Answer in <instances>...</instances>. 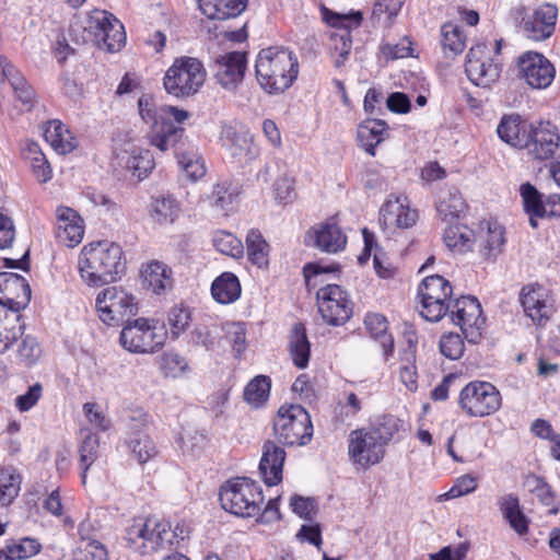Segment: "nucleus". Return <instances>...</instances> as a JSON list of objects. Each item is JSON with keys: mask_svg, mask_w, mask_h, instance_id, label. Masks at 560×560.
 Wrapping results in <instances>:
<instances>
[{"mask_svg": "<svg viewBox=\"0 0 560 560\" xmlns=\"http://www.w3.org/2000/svg\"><path fill=\"white\" fill-rule=\"evenodd\" d=\"M443 241L453 253L463 254L472 248L475 233L466 225H451L445 229Z\"/></svg>", "mask_w": 560, "mask_h": 560, "instance_id": "de8ad7c7", "label": "nucleus"}, {"mask_svg": "<svg viewBox=\"0 0 560 560\" xmlns=\"http://www.w3.org/2000/svg\"><path fill=\"white\" fill-rule=\"evenodd\" d=\"M247 257L259 268L268 266L269 245L257 230H250L246 235Z\"/></svg>", "mask_w": 560, "mask_h": 560, "instance_id": "3c124183", "label": "nucleus"}, {"mask_svg": "<svg viewBox=\"0 0 560 560\" xmlns=\"http://www.w3.org/2000/svg\"><path fill=\"white\" fill-rule=\"evenodd\" d=\"M465 72L475 85L487 88L499 79L501 67L491 59L487 45L477 44L466 56Z\"/></svg>", "mask_w": 560, "mask_h": 560, "instance_id": "2eb2a0df", "label": "nucleus"}, {"mask_svg": "<svg viewBox=\"0 0 560 560\" xmlns=\"http://www.w3.org/2000/svg\"><path fill=\"white\" fill-rule=\"evenodd\" d=\"M178 213L179 203L173 197L156 198L151 203V215L161 224L173 223L178 217Z\"/></svg>", "mask_w": 560, "mask_h": 560, "instance_id": "864d4df0", "label": "nucleus"}, {"mask_svg": "<svg viewBox=\"0 0 560 560\" xmlns=\"http://www.w3.org/2000/svg\"><path fill=\"white\" fill-rule=\"evenodd\" d=\"M40 550V545L32 538H24L18 544L7 546L4 550H0V560H22L27 559Z\"/></svg>", "mask_w": 560, "mask_h": 560, "instance_id": "bf43d9fd", "label": "nucleus"}, {"mask_svg": "<svg viewBox=\"0 0 560 560\" xmlns=\"http://www.w3.org/2000/svg\"><path fill=\"white\" fill-rule=\"evenodd\" d=\"M557 19L558 8L551 3H542L532 14L523 18L522 30L529 39L545 40L553 34Z\"/></svg>", "mask_w": 560, "mask_h": 560, "instance_id": "6ab92c4d", "label": "nucleus"}, {"mask_svg": "<svg viewBox=\"0 0 560 560\" xmlns=\"http://www.w3.org/2000/svg\"><path fill=\"white\" fill-rule=\"evenodd\" d=\"M114 18L112 13L100 9L77 14L70 25V35L78 44L94 42Z\"/></svg>", "mask_w": 560, "mask_h": 560, "instance_id": "a211bd4d", "label": "nucleus"}, {"mask_svg": "<svg viewBox=\"0 0 560 560\" xmlns=\"http://www.w3.org/2000/svg\"><path fill=\"white\" fill-rule=\"evenodd\" d=\"M220 139L228 154L240 162H249L258 154L253 137L233 126H223Z\"/></svg>", "mask_w": 560, "mask_h": 560, "instance_id": "393cba45", "label": "nucleus"}, {"mask_svg": "<svg viewBox=\"0 0 560 560\" xmlns=\"http://www.w3.org/2000/svg\"><path fill=\"white\" fill-rule=\"evenodd\" d=\"M23 158L30 162L33 173L40 183H46L51 177V170L36 142H28L23 150Z\"/></svg>", "mask_w": 560, "mask_h": 560, "instance_id": "8fccbe9b", "label": "nucleus"}, {"mask_svg": "<svg viewBox=\"0 0 560 560\" xmlns=\"http://www.w3.org/2000/svg\"><path fill=\"white\" fill-rule=\"evenodd\" d=\"M318 312L331 326H341L352 315V303L348 293L338 284H327L316 293Z\"/></svg>", "mask_w": 560, "mask_h": 560, "instance_id": "ddd939ff", "label": "nucleus"}, {"mask_svg": "<svg viewBox=\"0 0 560 560\" xmlns=\"http://www.w3.org/2000/svg\"><path fill=\"white\" fill-rule=\"evenodd\" d=\"M435 207L439 215L447 221L459 218L466 209V203L455 187H445L441 189Z\"/></svg>", "mask_w": 560, "mask_h": 560, "instance_id": "4c0bfd02", "label": "nucleus"}, {"mask_svg": "<svg viewBox=\"0 0 560 560\" xmlns=\"http://www.w3.org/2000/svg\"><path fill=\"white\" fill-rule=\"evenodd\" d=\"M158 105L151 95L144 94L138 100V110L143 122L149 125L148 139L152 145L164 152L174 148L183 137L184 129L165 120L164 108Z\"/></svg>", "mask_w": 560, "mask_h": 560, "instance_id": "0eeeda50", "label": "nucleus"}, {"mask_svg": "<svg viewBox=\"0 0 560 560\" xmlns=\"http://www.w3.org/2000/svg\"><path fill=\"white\" fill-rule=\"evenodd\" d=\"M171 334L174 338L184 332L190 323V313L185 307H173L167 316Z\"/></svg>", "mask_w": 560, "mask_h": 560, "instance_id": "69168bd1", "label": "nucleus"}, {"mask_svg": "<svg viewBox=\"0 0 560 560\" xmlns=\"http://www.w3.org/2000/svg\"><path fill=\"white\" fill-rule=\"evenodd\" d=\"M255 70L258 84L264 91L280 94L296 80L299 62L288 48L271 46L258 52Z\"/></svg>", "mask_w": 560, "mask_h": 560, "instance_id": "f03ea898", "label": "nucleus"}, {"mask_svg": "<svg viewBox=\"0 0 560 560\" xmlns=\"http://www.w3.org/2000/svg\"><path fill=\"white\" fill-rule=\"evenodd\" d=\"M122 248L115 243L98 242L85 245L79 256V271L88 285L115 281L125 270Z\"/></svg>", "mask_w": 560, "mask_h": 560, "instance_id": "f257e3e1", "label": "nucleus"}, {"mask_svg": "<svg viewBox=\"0 0 560 560\" xmlns=\"http://www.w3.org/2000/svg\"><path fill=\"white\" fill-rule=\"evenodd\" d=\"M500 510L510 526L523 536L528 530V520L521 511L518 498L514 494H506L500 499Z\"/></svg>", "mask_w": 560, "mask_h": 560, "instance_id": "49530a36", "label": "nucleus"}, {"mask_svg": "<svg viewBox=\"0 0 560 560\" xmlns=\"http://www.w3.org/2000/svg\"><path fill=\"white\" fill-rule=\"evenodd\" d=\"M305 243L322 252L335 254L345 249L347 236L334 222H323L312 226L306 235Z\"/></svg>", "mask_w": 560, "mask_h": 560, "instance_id": "b1692460", "label": "nucleus"}, {"mask_svg": "<svg viewBox=\"0 0 560 560\" xmlns=\"http://www.w3.org/2000/svg\"><path fill=\"white\" fill-rule=\"evenodd\" d=\"M518 68L522 78L533 89H546L555 79L553 65L539 52L527 51L520 56Z\"/></svg>", "mask_w": 560, "mask_h": 560, "instance_id": "f3484780", "label": "nucleus"}, {"mask_svg": "<svg viewBox=\"0 0 560 560\" xmlns=\"http://www.w3.org/2000/svg\"><path fill=\"white\" fill-rule=\"evenodd\" d=\"M44 137L59 154L70 153L77 145L74 137L60 120L49 121L44 129Z\"/></svg>", "mask_w": 560, "mask_h": 560, "instance_id": "e433bc0d", "label": "nucleus"}, {"mask_svg": "<svg viewBox=\"0 0 560 560\" xmlns=\"http://www.w3.org/2000/svg\"><path fill=\"white\" fill-rule=\"evenodd\" d=\"M521 303L525 314L530 319L544 325L552 313V298L550 291L540 284H530L522 289Z\"/></svg>", "mask_w": 560, "mask_h": 560, "instance_id": "4be33fe9", "label": "nucleus"}, {"mask_svg": "<svg viewBox=\"0 0 560 560\" xmlns=\"http://www.w3.org/2000/svg\"><path fill=\"white\" fill-rule=\"evenodd\" d=\"M501 394L489 382L474 381L464 386L458 396L460 410L470 418H483L501 408Z\"/></svg>", "mask_w": 560, "mask_h": 560, "instance_id": "f8f14e48", "label": "nucleus"}, {"mask_svg": "<svg viewBox=\"0 0 560 560\" xmlns=\"http://www.w3.org/2000/svg\"><path fill=\"white\" fill-rule=\"evenodd\" d=\"M18 288L24 291L25 301H28L31 299V288L23 277L13 272L0 273V300H2L5 308L15 313L21 307L20 303L7 296L5 293Z\"/></svg>", "mask_w": 560, "mask_h": 560, "instance_id": "a18cd8bd", "label": "nucleus"}, {"mask_svg": "<svg viewBox=\"0 0 560 560\" xmlns=\"http://www.w3.org/2000/svg\"><path fill=\"white\" fill-rule=\"evenodd\" d=\"M213 245L220 253L233 258H241L244 254L242 241L226 231H217L214 233Z\"/></svg>", "mask_w": 560, "mask_h": 560, "instance_id": "052dcab7", "label": "nucleus"}, {"mask_svg": "<svg viewBox=\"0 0 560 560\" xmlns=\"http://www.w3.org/2000/svg\"><path fill=\"white\" fill-rule=\"evenodd\" d=\"M84 432V430H82ZM84 439L79 447L80 466L82 469V483H85L86 471L98 456L100 440L98 436L89 430H85Z\"/></svg>", "mask_w": 560, "mask_h": 560, "instance_id": "603ef678", "label": "nucleus"}, {"mask_svg": "<svg viewBox=\"0 0 560 560\" xmlns=\"http://www.w3.org/2000/svg\"><path fill=\"white\" fill-rule=\"evenodd\" d=\"M364 325L371 336L377 340L383 349L385 361L392 357L394 351V339L387 332L388 323L385 316L377 313H370L365 316Z\"/></svg>", "mask_w": 560, "mask_h": 560, "instance_id": "58836bf2", "label": "nucleus"}, {"mask_svg": "<svg viewBox=\"0 0 560 560\" xmlns=\"http://www.w3.org/2000/svg\"><path fill=\"white\" fill-rule=\"evenodd\" d=\"M184 530L176 527L172 529L168 522L153 517L136 520L127 530V540L130 546L148 555L166 548H172L184 539Z\"/></svg>", "mask_w": 560, "mask_h": 560, "instance_id": "7ed1b4c3", "label": "nucleus"}, {"mask_svg": "<svg viewBox=\"0 0 560 560\" xmlns=\"http://www.w3.org/2000/svg\"><path fill=\"white\" fill-rule=\"evenodd\" d=\"M207 79L203 63L194 57H178L166 70L163 86L167 94L186 100L198 94Z\"/></svg>", "mask_w": 560, "mask_h": 560, "instance_id": "423d86ee", "label": "nucleus"}, {"mask_svg": "<svg viewBox=\"0 0 560 560\" xmlns=\"http://www.w3.org/2000/svg\"><path fill=\"white\" fill-rule=\"evenodd\" d=\"M273 433L282 445H306L313 438L310 413L301 405H282L273 419Z\"/></svg>", "mask_w": 560, "mask_h": 560, "instance_id": "6e6552de", "label": "nucleus"}, {"mask_svg": "<svg viewBox=\"0 0 560 560\" xmlns=\"http://www.w3.org/2000/svg\"><path fill=\"white\" fill-rule=\"evenodd\" d=\"M221 329L231 345L234 355L240 358L247 348L245 325L240 322H228L222 324Z\"/></svg>", "mask_w": 560, "mask_h": 560, "instance_id": "13d9d810", "label": "nucleus"}, {"mask_svg": "<svg viewBox=\"0 0 560 560\" xmlns=\"http://www.w3.org/2000/svg\"><path fill=\"white\" fill-rule=\"evenodd\" d=\"M322 13L325 22L337 28V31L331 33L330 39L334 43V48L339 51V56L342 58V60H346L350 54L352 44L350 37V26L352 24L359 25L362 20V14L360 12L339 14L326 8H323Z\"/></svg>", "mask_w": 560, "mask_h": 560, "instance_id": "412c9836", "label": "nucleus"}, {"mask_svg": "<svg viewBox=\"0 0 560 560\" xmlns=\"http://www.w3.org/2000/svg\"><path fill=\"white\" fill-rule=\"evenodd\" d=\"M178 164L191 180H197L205 176L206 165L201 156L194 150L184 152L176 151Z\"/></svg>", "mask_w": 560, "mask_h": 560, "instance_id": "4d7b16f0", "label": "nucleus"}, {"mask_svg": "<svg viewBox=\"0 0 560 560\" xmlns=\"http://www.w3.org/2000/svg\"><path fill=\"white\" fill-rule=\"evenodd\" d=\"M442 47L446 56H456L465 48V35L462 28L453 23H446L441 28Z\"/></svg>", "mask_w": 560, "mask_h": 560, "instance_id": "6e6d98bb", "label": "nucleus"}, {"mask_svg": "<svg viewBox=\"0 0 560 560\" xmlns=\"http://www.w3.org/2000/svg\"><path fill=\"white\" fill-rule=\"evenodd\" d=\"M0 68L2 78L9 82L15 100L22 105V110H31L36 102L33 86L5 57H0Z\"/></svg>", "mask_w": 560, "mask_h": 560, "instance_id": "cd10ccee", "label": "nucleus"}, {"mask_svg": "<svg viewBox=\"0 0 560 560\" xmlns=\"http://www.w3.org/2000/svg\"><path fill=\"white\" fill-rule=\"evenodd\" d=\"M91 524L83 522L79 526L80 540L72 560H107L105 546L90 534Z\"/></svg>", "mask_w": 560, "mask_h": 560, "instance_id": "473e14b6", "label": "nucleus"}, {"mask_svg": "<svg viewBox=\"0 0 560 560\" xmlns=\"http://www.w3.org/2000/svg\"><path fill=\"white\" fill-rule=\"evenodd\" d=\"M559 141L560 137L553 125L550 122L540 124L536 128H530L528 144L523 149H527L534 159L546 160L555 154Z\"/></svg>", "mask_w": 560, "mask_h": 560, "instance_id": "bb28decb", "label": "nucleus"}, {"mask_svg": "<svg viewBox=\"0 0 560 560\" xmlns=\"http://www.w3.org/2000/svg\"><path fill=\"white\" fill-rule=\"evenodd\" d=\"M289 351L293 363L304 369L310 361L311 345L306 336L305 327L302 324H295L292 328Z\"/></svg>", "mask_w": 560, "mask_h": 560, "instance_id": "37998d69", "label": "nucleus"}, {"mask_svg": "<svg viewBox=\"0 0 560 560\" xmlns=\"http://www.w3.org/2000/svg\"><path fill=\"white\" fill-rule=\"evenodd\" d=\"M188 368L186 360L175 352H165L161 358V370L165 376L178 377Z\"/></svg>", "mask_w": 560, "mask_h": 560, "instance_id": "e2e57ef3", "label": "nucleus"}, {"mask_svg": "<svg viewBox=\"0 0 560 560\" xmlns=\"http://www.w3.org/2000/svg\"><path fill=\"white\" fill-rule=\"evenodd\" d=\"M40 352L42 350L37 340L32 336H26L18 349L19 358L26 366L36 363L40 357Z\"/></svg>", "mask_w": 560, "mask_h": 560, "instance_id": "774afa93", "label": "nucleus"}, {"mask_svg": "<svg viewBox=\"0 0 560 560\" xmlns=\"http://www.w3.org/2000/svg\"><path fill=\"white\" fill-rule=\"evenodd\" d=\"M242 288L233 272H223L211 284L212 298L220 304H231L241 296Z\"/></svg>", "mask_w": 560, "mask_h": 560, "instance_id": "c9c22d12", "label": "nucleus"}, {"mask_svg": "<svg viewBox=\"0 0 560 560\" xmlns=\"http://www.w3.org/2000/svg\"><path fill=\"white\" fill-rule=\"evenodd\" d=\"M384 424H389L390 431L383 433L382 430L358 429L350 433L348 454L354 464L368 468L382 460L385 445L398 431V420L388 417L385 418Z\"/></svg>", "mask_w": 560, "mask_h": 560, "instance_id": "20e7f679", "label": "nucleus"}, {"mask_svg": "<svg viewBox=\"0 0 560 560\" xmlns=\"http://www.w3.org/2000/svg\"><path fill=\"white\" fill-rule=\"evenodd\" d=\"M98 47L105 48L109 52L120 50L126 43V33L124 25L116 18L112 19V23L105 26L104 31L94 40Z\"/></svg>", "mask_w": 560, "mask_h": 560, "instance_id": "09e8293b", "label": "nucleus"}, {"mask_svg": "<svg viewBox=\"0 0 560 560\" xmlns=\"http://www.w3.org/2000/svg\"><path fill=\"white\" fill-rule=\"evenodd\" d=\"M406 347L399 354V378L409 392L418 389V372H417V345L418 336L416 331L408 330L405 332Z\"/></svg>", "mask_w": 560, "mask_h": 560, "instance_id": "c756f323", "label": "nucleus"}, {"mask_svg": "<svg viewBox=\"0 0 560 560\" xmlns=\"http://www.w3.org/2000/svg\"><path fill=\"white\" fill-rule=\"evenodd\" d=\"M387 125L381 119H368L358 127L360 145L371 155H375V148L385 139Z\"/></svg>", "mask_w": 560, "mask_h": 560, "instance_id": "ea45409f", "label": "nucleus"}, {"mask_svg": "<svg viewBox=\"0 0 560 560\" xmlns=\"http://www.w3.org/2000/svg\"><path fill=\"white\" fill-rule=\"evenodd\" d=\"M98 318L107 326H117L136 316L138 302L135 295L122 287H107L101 290L95 299Z\"/></svg>", "mask_w": 560, "mask_h": 560, "instance_id": "9d476101", "label": "nucleus"}, {"mask_svg": "<svg viewBox=\"0 0 560 560\" xmlns=\"http://www.w3.org/2000/svg\"><path fill=\"white\" fill-rule=\"evenodd\" d=\"M451 283L440 275L425 277L418 289L420 315L428 322L441 320L451 308Z\"/></svg>", "mask_w": 560, "mask_h": 560, "instance_id": "1a4fd4ad", "label": "nucleus"}, {"mask_svg": "<svg viewBox=\"0 0 560 560\" xmlns=\"http://www.w3.org/2000/svg\"><path fill=\"white\" fill-rule=\"evenodd\" d=\"M285 451L275 441H266L259 463V474L267 486H276L282 480Z\"/></svg>", "mask_w": 560, "mask_h": 560, "instance_id": "c85d7f7f", "label": "nucleus"}, {"mask_svg": "<svg viewBox=\"0 0 560 560\" xmlns=\"http://www.w3.org/2000/svg\"><path fill=\"white\" fill-rule=\"evenodd\" d=\"M166 332L156 327L153 319L139 317L127 319L120 331V345L131 353H153L165 342Z\"/></svg>", "mask_w": 560, "mask_h": 560, "instance_id": "9b49d317", "label": "nucleus"}, {"mask_svg": "<svg viewBox=\"0 0 560 560\" xmlns=\"http://www.w3.org/2000/svg\"><path fill=\"white\" fill-rule=\"evenodd\" d=\"M479 252L488 260H494L505 243L504 230L498 222L483 221L478 231Z\"/></svg>", "mask_w": 560, "mask_h": 560, "instance_id": "2f4dec72", "label": "nucleus"}, {"mask_svg": "<svg viewBox=\"0 0 560 560\" xmlns=\"http://www.w3.org/2000/svg\"><path fill=\"white\" fill-rule=\"evenodd\" d=\"M219 500L226 512L240 517H255L260 514L265 498L256 481L238 477L221 486Z\"/></svg>", "mask_w": 560, "mask_h": 560, "instance_id": "39448f33", "label": "nucleus"}, {"mask_svg": "<svg viewBox=\"0 0 560 560\" xmlns=\"http://www.w3.org/2000/svg\"><path fill=\"white\" fill-rule=\"evenodd\" d=\"M143 282L153 293L160 294L172 285L171 270L161 261L147 264L141 271Z\"/></svg>", "mask_w": 560, "mask_h": 560, "instance_id": "a19ab883", "label": "nucleus"}, {"mask_svg": "<svg viewBox=\"0 0 560 560\" xmlns=\"http://www.w3.org/2000/svg\"><path fill=\"white\" fill-rule=\"evenodd\" d=\"M22 476L14 466L0 467V508L10 505L19 495Z\"/></svg>", "mask_w": 560, "mask_h": 560, "instance_id": "c03bdc74", "label": "nucleus"}, {"mask_svg": "<svg viewBox=\"0 0 560 560\" xmlns=\"http://www.w3.org/2000/svg\"><path fill=\"white\" fill-rule=\"evenodd\" d=\"M417 219V210L410 208L409 200L404 195H389L380 210V222L388 229L411 228Z\"/></svg>", "mask_w": 560, "mask_h": 560, "instance_id": "5701e85b", "label": "nucleus"}, {"mask_svg": "<svg viewBox=\"0 0 560 560\" xmlns=\"http://www.w3.org/2000/svg\"><path fill=\"white\" fill-rule=\"evenodd\" d=\"M20 316L4 307L0 300V353H4L10 346L22 336V325H16Z\"/></svg>", "mask_w": 560, "mask_h": 560, "instance_id": "79ce46f5", "label": "nucleus"}, {"mask_svg": "<svg viewBox=\"0 0 560 560\" xmlns=\"http://www.w3.org/2000/svg\"><path fill=\"white\" fill-rule=\"evenodd\" d=\"M452 322L460 327L465 338L476 343L481 337V330L486 323L482 316L481 305L474 296H462L455 301L451 311Z\"/></svg>", "mask_w": 560, "mask_h": 560, "instance_id": "4468645a", "label": "nucleus"}, {"mask_svg": "<svg viewBox=\"0 0 560 560\" xmlns=\"http://www.w3.org/2000/svg\"><path fill=\"white\" fill-rule=\"evenodd\" d=\"M201 12L210 20H228L238 16L247 0H197Z\"/></svg>", "mask_w": 560, "mask_h": 560, "instance_id": "72a5a7b5", "label": "nucleus"}, {"mask_svg": "<svg viewBox=\"0 0 560 560\" xmlns=\"http://www.w3.org/2000/svg\"><path fill=\"white\" fill-rule=\"evenodd\" d=\"M530 128L520 115H505L501 118L497 132L505 143L523 149L528 144Z\"/></svg>", "mask_w": 560, "mask_h": 560, "instance_id": "7c9ffc66", "label": "nucleus"}, {"mask_svg": "<svg viewBox=\"0 0 560 560\" xmlns=\"http://www.w3.org/2000/svg\"><path fill=\"white\" fill-rule=\"evenodd\" d=\"M117 165L127 168L142 179L154 168V159L149 150L139 148L132 140H118L115 144Z\"/></svg>", "mask_w": 560, "mask_h": 560, "instance_id": "dca6fc26", "label": "nucleus"}, {"mask_svg": "<svg viewBox=\"0 0 560 560\" xmlns=\"http://www.w3.org/2000/svg\"><path fill=\"white\" fill-rule=\"evenodd\" d=\"M520 195L524 211L529 219V225L537 229L538 219L547 217L546 201L542 200V195L529 183L521 185Z\"/></svg>", "mask_w": 560, "mask_h": 560, "instance_id": "f704fd0d", "label": "nucleus"}, {"mask_svg": "<svg viewBox=\"0 0 560 560\" xmlns=\"http://www.w3.org/2000/svg\"><path fill=\"white\" fill-rule=\"evenodd\" d=\"M246 54L232 51L217 59L214 79L220 86L235 92L242 83L246 70Z\"/></svg>", "mask_w": 560, "mask_h": 560, "instance_id": "aec40b11", "label": "nucleus"}, {"mask_svg": "<svg viewBox=\"0 0 560 560\" xmlns=\"http://www.w3.org/2000/svg\"><path fill=\"white\" fill-rule=\"evenodd\" d=\"M270 378L265 375L254 377L244 389V399L253 407H258L264 404L270 393Z\"/></svg>", "mask_w": 560, "mask_h": 560, "instance_id": "5fc2aeb1", "label": "nucleus"}, {"mask_svg": "<svg viewBox=\"0 0 560 560\" xmlns=\"http://www.w3.org/2000/svg\"><path fill=\"white\" fill-rule=\"evenodd\" d=\"M56 219V237L61 244L74 247L82 242L84 225L77 211L69 207H58Z\"/></svg>", "mask_w": 560, "mask_h": 560, "instance_id": "a878e982", "label": "nucleus"}, {"mask_svg": "<svg viewBox=\"0 0 560 560\" xmlns=\"http://www.w3.org/2000/svg\"><path fill=\"white\" fill-rule=\"evenodd\" d=\"M477 488V479L471 475L458 477L452 488L440 498L444 500L456 499L474 492Z\"/></svg>", "mask_w": 560, "mask_h": 560, "instance_id": "338daca9", "label": "nucleus"}, {"mask_svg": "<svg viewBox=\"0 0 560 560\" xmlns=\"http://www.w3.org/2000/svg\"><path fill=\"white\" fill-rule=\"evenodd\" d=\"M127 444L135 458L141 464L147 463L156 453L153 441L142 432L133 434Z\"/></svg>", "mask_w": 560, "mask_h": 560, "instance_id": "680f3d73", "label": "nucleus"}, {"mask_svg": "<svg viewBox=\"0 0 560 560\" xmlns=\"http://www.w3.org/2000/svg\"><path fill=\"white\" fill-rule=\"evenodd\" d=\"M440 351L444 357L457 360L464 353V341L458 334H445L440 340Z\"/></svg>", "mask_w": 560, "mask_h": 560, "instance_id": "0e129e2a", "label": "nucleus"}]
</instances>
